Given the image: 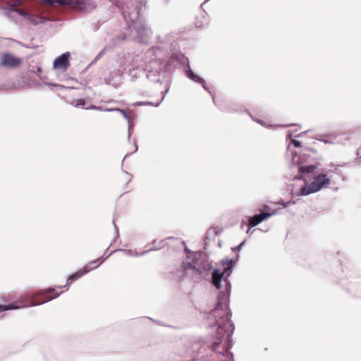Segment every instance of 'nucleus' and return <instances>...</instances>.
Listing matches in <instances>:
<instances>
[{"instance_id":"obj_13","label":"nucleus","mask_w":361,"mask_h":361,"mask_svg":"<svg viewBox=\"0 0 361 361\" xmlns=\"http://www.w3.org/2000/svg\"><path fill=\"white\" fill-rule=\"evenodd\" d=\"M293 143L295 147H298L300 146V142L298 140H293Z\"/></svg>"},{"instance_id":"obj_4","label":"nucleus","mask_w":361,"mask_h":361,"mask_svg":"<svg viewBox=\"0 0 361 361\" xmlns=\"http://www.w3.org/2000/svg\"><path fill=\"white\" fill-rule=\"evenodd\" d=\"M223 263L224 264H226V267L224 268L222 271L220 269H215L212 273V283L217 289L221 288V282L222 281L226 283V286H230L228 277L231 273L233 265V262L232 260H229Z\"/></svg>"},{"instance_id":"obj_11","label":"nucleus","mask_w":361,"mask_h":361,"mask_svg":"<svg viewBox=\"0 0 361 361\" xmlns=\"http://www.w3.org/2000/svg\"><path fill=\"white\" fill-rule=\"evenodd\" d=\"M316 169V167L313 165H310V166H302L300 167V171L303 173H312L314 171V169Z\"/></svg>"},{"instance_id":"obj_2","label":"nucleus","mask_w":361,"mask_h":361,"mask_svg":"<svg viewBox=\"0 0 361 361\" xmlns=\"http://www.w3.org/2000/svg\"><path fill=\"white\" fill-rule=\"evenodd\" d=\"M62 287L58 286L54 288H47L39 293H34L31 295H24L16 302L8 305H0V312L6 311L10 310H16L25 307L35 306L47 302L51 300L57 298L61 293L58 292L57 289Z\"/></svg>"},{"instance_id":"obj_3","label":"nucleus","mask_w":361,"mask_h":361,"mask_svg":"<svg viewBox=\"0 0 361 361\" xmlns=\"http://www.w3.org/2000/svg\"><path fill=\"white\" fill-rule=\"evenodd\" d=\"M331 180L326 174L320 173L314 177L313 180L300 189V195H308L310 194L319 191L329 185Z\"/></svg>"},{"instance_id":"obj_6","label":"nucleus","mask_w":361,"mask_h":361,"mask_svg":"<svg viewBox=\"0 0 361 361\" xmlns=\"http://www.w3.org/2000/svg\"><path fill=\"white\" fill-rule=\"evenodd\" d=\"M22 63L20 59L15 57L13 55L4 53L1 56V66L9 68L18 67Z\"/></svg>"},{"instance_id":"obj_1","label":"nucleus","mask_w":361,"mask_h":361,"mask_svg":"<svg viewBox=\"0 0 361 361\" xmlns=\"http://www.w3.org/2000/svg\"><path fill=\"white\" fill-rule=\"evenodd\" d=\"M212 314L216 319V325L219 326L216 331V336L212 344L214 351L222 355L228 353L231 347V332L228 306L226 304L219 302L213 310Z\"/></svg>"},{"instance_id":"obj_12","label":"nucleus","mask_w":361,"mask_h":361,"mask_svg":"<svg viewBox=\"0 0 361 361\" xmlns=\"http://www.w3.org/2000/svg\"><path fill=\"white\" fill-rule=\"evenodd\" d=\"M71 104L73 106L78 107L80 106H84L85 104V101L84 99H78L73 100L71 102Z\"/></svg>"},{"instance_id":"obj_10","label":"nucleus","mask_w":361,"mask_h":361,"mask_svg":"<svg viewBox=\"0 0 361 361\" xmlns=\"http://www.w3.org/2000/svg\"><path fill=\"white\" fill-rule=\"evenodd\" d=\"M187 75L190 79L202 85H203L205 82L202 78L194 73L191 70H189L188 71Z\"/></svg>"},{"instance_id":"obj_14","label":"nucleus","mask_w":361,"mask_h":361,"mask_svg":"<svg viewBox=\"0 0 361 361\" xmlns=\"http://www.w3.org/2000/svg\"><path fill=\"white\" fill-rule=\"evenodd\" d=\"M289 204H290V202H288L286 204H285L284 207H287Z\"/></svg>"},{"instance_id":"obj_15","label":"nucleus","mask_w":361,"mask_h":361,"mask_svg":"<svg viewBox=\"0 0 361 361\" xmlns=\"http://www.w3.org/2000/svg\"><path fill=\"white\" fill-rule=\"evenodd\" d=\"M118 111H121L122 113H123L125 114V116H126V114H125V111L123 110H120V109H118Z\"/></svg>"},{"instance_id":"obj_5","label":"nucleus","mask_w":361,"mask_h":361,"mask_svg":"<svg viewBox=\"0 0 361 361\" xmlns=\"http://www.w3.org/2000/svg\"><path fill=\"white\" fill-rule=\"evenodd\" d=\"M104 259H103L102 257L93 260L87 265H85L84 267L76 271L75 273L71 274L67 279V286L71 285L73 281L80 279V277L87 274L90 271L98 267L104 262Z\"/></svg>"},{"instance_id":"obj_7","label":"nucleus","mask_w":361,"mask_h":361,"mask_svg":"<svg viewBox=\"0 0 361 361\" xmlns=\"http://www.w3.org/2000/svg\"><path fill=\"white\" fill-rule=\"evenodd\" d=\"M47 4H58L61 6L70 5L73 8L78 10L83 9V2L79 0H42Z\"/></svg>"},{"instance_id":"obj_8","label":"nucleus","mask_w":361,"mask_h":361,"mask_svg":"<svg viewBox=\"0 0 361 361\" xmlns=\"http://www.w3.org/2000/svg\"><path fill=\"white\" fill-rule=\"evenodd\" d=\"M69 56V53L66 52L57 57L54 61V68L66 71L70 65L68 62Z\"/></svg>"},{"instance_id":"obj_9","label":"nucleus","mask_w":361,"mask_h":361,"mask_svg":"<svg viewBox=\"0 0 361 361\" xmlns=\"http://www.w3.org/2000/svg\"><path fill=\"white\" fill-rule=\"evenodd\" d=\"M269 216H271V214L267 212H263L259 214H256L252 217H250L248 220V225L250 226V228L255 227L259 224L262 221L269 218Z\"/></svg>"},{"instance_id":"obj_16","label":"nucleus","mask_w":361,"mask_h":361,"mask_svg":"<svg viewBox=\"0 0 361 361\" xmlns=\"http://www.w3.org/2000/svg\"><path fill=\"white\" fill-rule=\"evenodd\" d=\"M239 247H240V246H238V247H235V250H238V249H239Z\"/></svg>"}]
</instances>
